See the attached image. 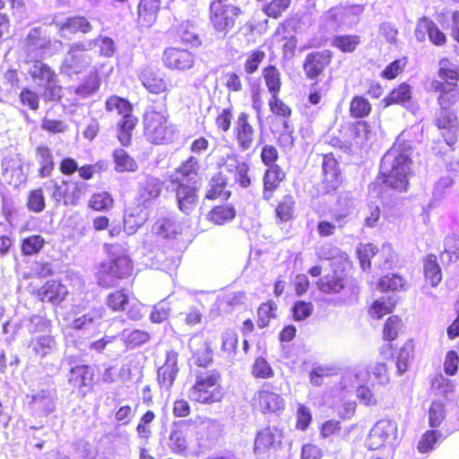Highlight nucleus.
<instances>
[{"label": "nucleus", "mask_w": 459, "mask_h": 459, "mask_svg": "<svg viewBox=\"0 0 459 459\" xmlns=\"http://www.w3.org/2000/svg\"><path fill=\"white\" fill-rule=\"evenodd\" d=\"M201 171L200 160L195 155H189L182 160L168 176L167 180L181 182H195Z\"/></svg>", "instance_id": "29"}, {"label": "nucleus", "mask_w": 459, "mask_h": 459, "mask_svg": "<svg viewBox=\"0 0 459 459\" xmlns=\"http://www.w3.org/2000/svg\"><path fill=\"white\" fill-rule=\"evenodd\" d=\"M132 295L125 288L117 289L107 295L106 305L113 312L125 311L129 306Z\"/></svg>", "instance_id": "48"}, {"label": "nucleus", "mask_w": 459, "mask_h": 459, "mask_svg": "<svg viewBox=\"0 0 459 459\" xmlns=\"http://www.w3.org/2000/svg\"><path fill=\"white\" fill-rule=\"evenodd\" d=\"M412 98L411 86L403 82L394 87L382 100L384 108L394 105L404 106L409 103Z\"/></svg>", "instance_id": "37"}, {"label": "nucleus", "mask_w": 459, "mask_h": 459, "mask_svg": "<svg viewBox=\"0 0 459 459\" xmlns=\"http://www.w3.org/2000/svg\"><path fill=\"white\" fill-rule=\"evenodd\" d=\"M160 0H139L137 23L143 28H150L157 21L160 10Z\"/></svg>", "instance_id": "32"}, {"label": "nucleus", "mask_w": 459, "mask_h": 459, "mask_svg": "<svg viewBox=\"0 0 459 459\" xmlns=\"http://www.w3.org/2000/svg\"><path fill=\"white\" fill-rule=\"evenodd\" d=\"M349 144L362 146L369 139L371 126L368 121L356 120L349 127Z\"/></svg>", "instance_id": "43"}, {"label": "nucleus", "mask_w": 459, "mask_h": 459, "mask_svg": "<svg viewBox=\"0 0 459 459\" xmlns=\"http://www.w3.org/2000/svg\"><path fill=\"white\" fill-rule=\"evenodd\" d=\"M397 430V423L394 420L387 418L379 420L369 431L370 446L376 449L392 442L396 437Z\"/></svg>", "instance_id": "24"}, {"label": "nucleus", "mask_w": 459, "mask_h": 459, "mask_svg": "<svg viewBox=\"0 0 459 459\" xmlns=\"http://www.w3.org/2000/svg\"><path fill=\"white\" fill-rule=\"evenodd\" d=\"M286 174L280 166L267 168L263 175V199L270 201L273 198L274 192L285 179Z\"/></svg>", "instance_id": "30"}, {"label": "nucleus", "mask_w": 459, "mask_h": 459, "mask_svg": "<svg viewBox=\"0 0 459 459\" xmlns=\"http://www.w3.org/2000/svg\"><path fill=\"white\" fill-rule=\"evenodd\" d=\"M191 373L194 383L188 390V398L192 403L212 405L222 402L225 391L219 369H194Z\"/></svg>", "instance_id": "2"}, {"label": "nucleus", "mask_w": 459, "mask_h": 459, "mask_svg": "<svg viewBox=\"0 0 459 459\" xmlns=\"http://www.w3.org/2000/svg\"><path fill=\"white\" fill-rule=\"evenodd\" d=\"M412 159L403 151L389 150L382 158L379 171L368 191L379 199L407 193L413 175Z\"/></svg>", "instance_id": "1"}, {"label": "nucleus", "mask_w": 459, "mask_h": 459, "mask_svg": "<svg viewBox=\"0 0 459 459\" xmlns=\"http://www.w3.org/2000/svg\"><path fill=\"white\" fill-rule=\"evenodd\" d=\"M394 356L396 373L399 376L403 375L409 368V362L413 358L415 352V344L412 339H409L396 351Z\"/></svg>", "instance_id": "44"}, {"label": "nucleus", "mask_w": 459, "mask_h": 459, "mask_svg": "<svg viewBox=\"0 0 459 459\" xmlns=\"http://www.w3.org/2000/svg\"><path fill=\"white\" fill-rule=\"evenodd\" d=\"M372 104L366 97L355 95L351 98L349 104V114L351 117L362 120L368 117L372 113Z\"/></svg>", "instance_id": "49"}, {"label": "nucleus", "mask_w": 459, "mask_h": 459, "mask_svg": "<svg viewBox=\"0 0 459 459\" xmlns=\"http://www.w3.org/2000/svg\"><path fill=\"white\" fill-rule=\"evenodd\" d=\"M230 186L228 178L222 171L216 173L211 179L210 187L205 193L207 200L225 199L228 200L231 196V191L227 189Z\"/></svg>", "instance_id": "38"}, {"label": "nucleus", "mask_w": 459, "mask_h": 459, "mask_svg": "<svg viewBox=\"0 0 459 459\" xmlns=\"http://www.w3.org/2000/svg\"><path fill=\"white\" fill-rule=\"evenodd\" d=\"M348 212H340L333 214V221L321 220L317 222L316 230L320 238H329L333 236L337 229H342L347 223Z\"/></svg>", "instance_id": "41"}, {"label": "nucleus", "mask_w": 459, "mask_h": 459, "mask_svg": "<svg viewBox=\"0 0 459 459\" xmlns=\"http://www.w3.org/2000/svg\"><path fill=\"white\" fill-rule=\"evenodd\" d=\"M437 102L439 111L435 117L434 126L438 129L446 147L443 146L440 140H437L432 144V151L436 155L445 156L455 150L459 140V117L455 108L459 102L441 100H437Z\"/></svg>", "instance_id": "3"}, {"label": "nucleus", "mask_w": 459, "mask_h": 459, "mask_svg": "<svg viewBox=\"0 0 459 459\" xmlns=\"http://www.w3.org/2000/svg\"><path fill=\"white\" fill-rule=\"evenodd\" d=\"M221 168L225 169L230 187L247 188L252 184L250 165L237 153H230L222 159Z\"/></svg>", "instance_id": "11"}, {"label": "nucleus", "mask_w": 459, "mask_h": 459, "mask_svg": "<svg viewBox=\"0 0 459 459\" xmlns=\"http://www.w3.org/2000/svg\"><path fill=\"white\" fill-rule=\"evenodd\" d=\"M395 302L392 299H379L372 302L368 307V314L372 318L380 319L383 316L391 314L395 308Z\"/></svg>", "instance_id": "60"}, {"label": "nucleus", "mask_w": 459, "mask_h": 459, "mask_svg": "<svg viewBox=\"0 0 459 459\" xmlns=\"http://www.w3.org/2000/svg\"><path fill=\"white\" fill-rule=\"evenodd\" d=\"M447 57L439 60L437 79L430 82V91L437 93V100L459 102V68L448 65Z\"/></svg>", "instance_id": "7"}, {"label": "nucleus", "mask_w": 459, "mask_h": 459, "mask_svg": "<svg viewBox=\"0 0 459 459\" xmlns=\"http://www.w3.org/2000/svg\"><path fill=\"white\" fill-rule=\"evenodd\" d=\"M139 79L149 93L162 94L163 101H167L169 87L162 73L157 69L145 68L140 73Z\"/></svg>", "instance_id": "27"}, {"label": "nucleus", "mask_w": 459, "mask_h": 459, "mask_svg": "<svg viewBox=\"0 0 459 459\" xmlns=\"http://www.w3.org/2000/svg\"><path fill=\"white\" fill-rule=\"evenodd\" d=\"M169 189L174 194L179 211L183 213L189 215L197 207L198 187L195 182H181L168 180Z\"/></svg>", "instance_id": "15"}, {"label": "nucleus", "mask_w": 459, "mask_h": 459, "mask_svg": "<svg viewBox=\"0 0 459 459\" xmlns=\"http://www.w3.org/2000/svg\"><path fill=\"white\" fill-rule=\"evenodd\" d=\"M333 53L330 49L312 51L306 55L302 64L305 76L308 80H316L323 75L332 64Z\"/></svg>", "instance_id": "18"}, {"label": "nucleus", "mask_w": 459, "mask_h": 459, "mask_svg": "<svg viewBox=\"0 0 459 459\" xmlns=\"http://www.w3.org/2000/svg\"><path fill=\"white\" fill-rule=\"evenodd\" d=\"M37 299L53 306H58L68 296L67 287L60 280H48L34 291Z\"/></svg>", "instance_id": "25"}, {"label": "nucleus", "mask_w": 459, "mask_h": 459, "mask_svg": "<svg viewBox=\"0 0 459 459\" xmlns=\"http://www.w3.org/2000/svg\"><path fill=\"white\" fill-rule=\"evenodd\" d=\"M143 134L151 144L169 145L175 142L178 130L166 111L152 109L143 115Z\"/></svg>", "instance_id": "5"}, {"label": "nucleus", "mask_w": 459, "mask_h": 459, "mask_svg": "<svg viewBox=\"0 0 459 459\" xmlns=\"http://www.w3.org/2000/svg\"><path fill=\"white\" fill-rule=\"evenodd\" d=\"M238 334L231 328H227L221 335V351L229 359H233L238 353Z\"/></svg>", "instance_id": "51"}, {"label": "nucleus", "mask_w": 459, "mask_h": 459, "mask_svg": "<svg viewBox=\"0 0 459 459\" xmlns=\"http://www.w3.org/2000/svg\"><path fill=\"white\" fill-rule=\"evenodd\" d=\"M105 109L109 113L116 111L121 117L134 114L132 103L127 99L117 95H111L106 100Z\"/></svg>", "instance_id": "52"}, {"label": "nucleus", "mask_w": 459, "mask_h": 459, "mask_svg": "<svg viewBox=\"0 0 459 459\" xmlns=\"http://www.w3.org/2000/svg\"><path fill=\"white\" fill-rule=\"evenodd\" d=\"M45 239L40 235H31L21 241V250L23 255H33L40 252L45 246Z\"/></svg>", "instance_id": "64"}, {"label": "nucleus", "mask_w": 459, "mask_h": 459, "mask_svg": "<svg viewBox=\"0 0 459 459\" xmlns=\"http://www.w3.org/2000/svg\"><path fill=\"white\" fill-rule=\"evenodd\" d=\"M244 10L230 0H211L208 8L209 25L215 35L225 39L237 27Z\"/></svg>", "instance_id": "4"}, {"label": "nucleus", "mask_w": 459, "mask_h": 459, "mask_svg": "<svg viewBox=\"0 0 459 459\" xmlns=\"http://www.w3.org/2000/svg\"><path fill=\"white\" fill-rule=\"evenodd\" d=\"M271 383H264L251 401L254 411L262 414H272L283 411L285 402Z\"/></svg>", "instance_id": "12"}, {"label": "nucleus", "mask_w": 459, "mask_h": 459, "mask_svg": "<svg viewBox=\"0 0 459 459\" xmlns=\"http://www.w3.org/2000/svg\"><path fill=\"white\" fill-rule=\"evenodd\" d=\"M423 274L431 287H437L443 279L442 270L435 254H428L422 258Z\"/></svg>", "instance_id": "39"}, {"label": "nucleus", "mask_w": 459, "mask_h": 459, "mask_svg": "<svg viewBox=\"0 0 459 459\" xmlns=\"http://www.w3.org/2000/svg\"><path fill=\"white\" fill-rule=\"evenodd\" d=\"M276 310L277 304L273 299L261 303L256 310L257 326L260 329L267 327L271 320L276 317Z\"/></svg>", "instance_id": "58"}, {"label": "nucleus", "mask_w": 459, "mask_h": 459, "mask_svg": "<svg viewBox=\"0 0 459 459\" xmlns=\"http://www.w3.org/2000/svg\"><path fill=\"white\" fill-rule=\"evenodd\" d=\"M161 61L168 70L186 71L195 66V56L186 48L168 47L162 52Z\"/></svg>", "instance_id": "17"}, {"label": "nucleus", "mask_w": 459, "mask_h": 459, "mask_svg": "<svg viewBox=\"0 0 459 459\" xmlns=\"http://www.w3.org/2000/svg\"><path fill=\"white\" fill-rule=\"evenodd\" d=\"M414 36L418 42L423 43L427 40L435 47H444L448 39L446 34L438 27V25L430 18L422 16L418 19Z\"/></svg>", "instance_id": "19"}, {"label": "nucleus", "mask_w": 459, "mask_h": 459, "mask_svg": "<svg viewBox=\"0 0 459 459\" xmlns=\"http://www.w3.org/2000/svg\"><path fill=\"white\" fill-rule=\"evenodd\" d=\"M91 62L92 58L85 44L77 42L69 47L63 67L67 73L77 74L87 69Z\"/></svg>", "instance_id": "23"}, {"label": "nucleus", "mask_w": 459, "mask_h": 459, "mask_svg": "<svg viewBox=\"0 0 459 459\" xmlns=\"http://www.w3.org/2000/svg\"><path fill=\"white\" fill-rule=\"evenodd\" d=\"M331 272L320 277L316 282L320 293L334 296L344 291L351 282V269L352 264L350 261H336L330 264Z\"/></svg>", "instance_id": "8"}, {"label": "nucleus", "mask_w": 459, "mask_h": 459, "mask_svg": "<svg viewBox=\"0 0 459 459\" xmlns=\"http://www.w3.org/2000/svg\"><path fill=\"white\" fill-rule=\"evenodd\" d=\"M175 38L185 45L200 47L202 40L196 33L195 27L188 22H183L175 28Z\"/></svg>", "instance_id": "47"}, {"label": "nucleus", "mask_w": 459, "mask_h": 459, "mask_svg": "<svg viewBox=\"0 0 459 459\" xmlns=\"http://www.w3.org/2000/svg\"><path fill=\"white\" fill-rule=\"evenodd\" d=\"M113 159L117 172H134L138 169L135 160L122 148L116 149L113 152Z\"/></svg>", "instance_id": "54"}, {"label": "nucleus", "mask_w": 459, "mask_h": 459, "mask_svg": "<svg viewBox=\"0 0 459 459\" xmlns=\"http://www.w3.org/2000/svg\"><path fill=\"white\" fill-rule=\"evenodd\" d=\"M378 247L373 243H359L356 248V257L363 271L371 268V259L377 254Z\"/></svg>", "instance_id": "55"}, {"label": "nucleus", "mask_w": 459, "mask_h": 459, "mask_svg": "<svg viewBox=\"0 0 459 459\" xmlns=\"http://www.w3.org/2000/svg\"><path fill=\"white\" fill-rule=\"evenodd\" d=\"M192 422L179 420L172 423L168 436L167 446L169 451L178 455H186L191 447V438L188 437V426Z\"/></svg>", "instance_id": "20"}, {"label": "nucleus", "mask_w": 459, "mask_h": 459, "mask_svg": "<svg viewBox=\"0 0 459 459\" xmlns=\"http://www.w3.org/2000/svg\"><path fill=\"white\" fill-rule=\"evenodd\" d=\"M35 158L39 163L38 176L40 178H48L55 169L54 155L46 144H39L35 148Z\"/></svg>", "instance_id": "35"}, {"label": "nucleus", "mask_w": 459, "mask_h": 459, "mask_svg": "<svg viewBox=\"0 0 459 459\" xmlns=\"http://www.w3.org/2000/svg\"><path fill=\"white\" fill-rule=\"evenodd\" d=\"M26 207L30 212L35 213H39L45 210L46 198L41 187H36L28 192Z\"/></svg>", "instance_id": "61"}, {"label": "nucleus", "mask_w": 459, "mask_h": 459, "mask_svg": "<svg viewBox=\"0 0 459 459\" xmlns=\"http://www.w3.org/2000/svg\"><path fill=\"white\" fill-rule=\"evenodd\" d=\"M162 183L159 178L148 176L139 183L135 202L148 209L152 207L160 197Z\"/></svg>", "instance_id": "26"}, {"label": "nucleus", "mask_w": 459, "mask_h": 459, "mask_svg": "<svg viewBox=\"0 0 459 459\" xmlns=\"http://www.w3.org/2000/svg\"><path fill=\"white\" fill-rule=\"evenodd\" d=\"M93 27L91 22L83 15H74L65 19L57 25V30L60 36L65 37L67 34H88Z\"/></svg>", "instance_id": "33"}, {"label": "nucleus", "mask_w": 459, "mask_h": 459, "mask_svg": "<svg viewBox=\"0 0 459 459\" xmlns=\"http://www.w3.org/2000/svg\"><path fill=\"white\" fill-rule=\"evenodd\" d=\"M378 286L382 291H398L407 289L408 282L399 273H387L380 278Z\"/></svg>", "instance_id": "59"}, {"label": "nucleus", "mask_w": 459, "mask_h": 459, "mask_svg": "<svg viewBox=\"0 0 459 459\" xmlns=\"http://www.w3.org/2000/svg\"><path fill=\"white\" fill-rule=\"evenodd\" d=\"M147 209V207H143L138 203L126 208L123 218L125 230L129 233H134L141 228L148 221Z\"/></svg>", "instance_id": "31"}, {"label": "nucleus", "mask_w": 459, "mask_h": 459, "mask_svg": "<svg viewBox=\"0 0 459 459\" xmlns=\"http://www.w3.org/2000/svg\"><path fill=\"white\" fill-rule=\"evenodd\" d=\"M291 0H271L263 8V13L269 18L279 19L290 7Z\"/></svg>", "instance_id": "62"}, {"label": "nucleus", "mask_w": 459, "mask_h": 459, "mask_svg": "<svg viewBox=\"0 0 459 459\" xmlns=\"http://www.w3.org/2000/svg\"><path fill=\"white\" fill-rule=\"evenodd\" d=\"M67 380L74 388L82 389L92 385L94 371L89 365H77L70 368Z\"/></svg>", "instance_id": "36"}, {"label": "nucleus", "mask_w": 459, "mask_h": 459, "mask_svg": "<svg viewBox=\"0 0 459 459\" xmlns=\"http://www.w3.org/2000/svg\"><path fill=\"white\" fill-rule=\"evenodd\" d=\"M295 211L294 196L290 194L283 195L274 208L276 222L282 224L292 221L295 218Z\"/></svg>", "instance_id": "40"}, {"label": "nucleus", "mask_w": 459, "mask_h": 459, "mask_svg": "<svg viewBox=\"0 0 459 459\" xmlns=\"http://www.w3.org/2000/svg\"><path fill=\"white\" fill-rule=\"evenodd\" d=\"M361 43V39L356 34H341L333 38L331 45L342 53H353Z\"/></svg>", "instance_id": "50"}, {"label": "nucleus", "mask_w": 459, "mask_h": 459, "mask_svg": "<svg viewBox=\"0 0 459 459\" xmlns=\"http://www.w3.org/2000/svg\"><path fill=\"white\" fill-rule=\"evenodd\" d=\"M262 78L270 95L280 93L282 87L281 74L275 65H268L262 70Z\"/></svg>", "instance_id": "46"}, {"label": "nucleus", "mask_w": 459, "mask_h": 459, "mask_svg": "<svg viewBox=\"0 0 459 459\" xmlns=\"http://www.w3.org/2000/svg\"><path fill=\"white\" fill-rule=\"evenodd\" d=\"M403 322L400 316L393 315L387 317L383 325L382 338L386 343L379 348V355L383 359H389L394 356L396 351L393 343L398 337L403 328Z\"/></svg>", "instance_id": "21"}, {"label": "nucleus", "mask_w": 459, "mask_h": 459, "mask_svg": "<svg viewBox=\"0 0 459 459\" xmlns=\"http://www.w3.org/2000/svg\"><path fill=\"white\" fill-rule=\"evenodd\" d=\"M30 78L43 86V96L47 100H60L63 87L58 83L56 71L41 60L34 61L29 70Z\"/></svg>", "instance_id": "9"}, {"label": "nucleus", "mask_w": 459, "mask_h": 459, "mask_svg": "<svg viewBox=\"0 0 459 459\" xmlns=\"http://www.w3.org/2000/svg\"><path fill=\"white\" fill-rule=\"evenodd\" d=\"M133 273L132 259L126 254H121L101 261L96 268L95 278L99 286L108 289L132 277Z\"/></svg>", "instance_id": "6"}, {"label": "nucleus", "mask_w": 459, "mask_h": 459, "mask_svg": "<svg viewBox=\"0 0 459 459\" xmlns=\"http://www.w3.org/2000/svg\"><path fill=\"white\" fill-rule=\"evenodd\" d=\"M178 356V352L174 350L167 351L165 361L157 372V381L160 387L169 389L174 385L179 371Z\"/></svg>", "instance_id": "28"}, {"label": "nucleus", "mask_w": 459, "mask_h": 459, "mask_svg": "<svg viewBox=\"0 0 459 459\" xmlns=\"http://www.w3.org/2000/svg\"><path fill=\"white\" fill-rule=\"evenodd\" d=\"M115 200L108 191L93 193L88 200V208L95 212H107L114 207Z\"/></svg>", "instance_id": "53"}, {"label": "nucleus", "mask_w": 459, "mask_h": 459, "mask_svg": "<svg viewBox=\"0 0 459 459\" xmlns=\"http://www.w3.org/2000/svg\"><path fill=\"white\" fill-rule=\"evenodd\" d=\"M298 21L287 18L277 25L272 35L273 41L280 47L284 56L290 57L295 54L298 47Z\"/></svg>", "instance_id": "14"}, {"label": "nucleus", "mask_w": 459, "mask_h": 459, "mask_svg": "<svg viewBox=\"0 0 459 459\" xmlns=\"http://www.w3.org/2000/svg\"><path fill=\"white\" fill-rule=\"evenodd\" d=\"M191 359L195 369H210L213 362V351L211 342L202 332L194 333L188 341Z\"/></svg>", "instance_id": "16"}, {"label": "nucleus", "mask_w": 459, "mask_h": 459, "mask_svg": "<svg viewBox=\"0 0 459 459\" xmlns=\"http://www.w3.org/2000/svg\"><path fill=\"white\" fill-rule=\"evenodd\" d=\"M268 107L275 117L284 120V126L288 127L287 120L292 115V108L280 98V93L271 95L268 100Z\"/></svg>", "instance_id": "56"}, {"label": "nucleus", "mask_w": 459, "mask_h": 459, "mask_svg": "<svg viewBox=\"0 0 459 459\" xmlns=\"http://www.w3.org/2000/svg\"><path fill=\"white\" fill-rule=\"evenodd\" d=\"M139 119L134 114L121 117L117 123V137L119 143L128 147L132 143L133 133L138 125Z\"/></svg>", "instance_id": "42"}, {"label": "nucleus", "mask_w": 459, "mask_h": 459, "mask_svg": "<svg viewBox=\"0 0 459 459\" xmlns=\"http://www.w3.org/2000/svg\"><path fill=\"white\" fill-rule=\"evenodd\" d=\"M275 432L276 429H272L271 427H266L260 430L255 439V451L261 453L274 446L279 442Z\"/></svg>", "instance_id": "57"}, {"label": "nucleus", "mask_w": 459, "mask_h": 459, "mask_svg": "<svg viewBox=\"0 0 459 459\" xmlns=\"http://www.w3.org/2000/svg\"><path fill=\"white\" fill-rule=\"evenodd\" d=\"M322 187L326 194L335 192L342 184V171L333 152L322 154Z\"/></svg>", "instance_id": "22"}, {"label": "nucleus", "mask_w": 459, "mask_h": 459, "mask_svg": "<svg viewBox=\"0 0 459 459\" xmlns=\"http://www.w3.org/2000/svg\"><path fill=\"white\" fill-rule=\"evenodd\" d=\"M251 375L256 379H268L274 376V370L264 357H256L251 366Z\"/></svg>", "instance_id": "63"}, {"label": "nucleus", "mask_w": 459, "mask_h": 459, "mask_svg": "<svg viewBox=\"0 0 459 459\" xmlns=\"http://www.w3.org/2000/svg\"><path fill=\"white\" fill-rule=\"evenodd\" d=\"M351 428L343 429L340 420L331 419L324 421L319 426V435L323 439L333 441L335 438H344L351 430Z\"/></svg>", "instance_id": "45"}, {"label": "nucleus", "mask_w": 459, "mask_h": 459, "mask_svg": "<svg viewBox=\"0 0 459 459\" xmlns=\"http://www.w3.org/2000/svg\"><path fill=\"white\" fill-rule=\"evenodd\" d=\"M237 215V211L232 204L224 203L214 205L206 214V220L217 226H223L231 222Z\"/></svg>", "instance_id": "34"}, {"label": "nucleus", "mask_w": 459, "mask_h": 459, "mask_svg": "<svg viewBox=\"0 0 459 459\" xmlns=\"http://www.w3.org/2000/svg\"><path fill=\"white\" fill-rule=\"evenodd\" d=\"M232 139L240 152L255 151L257 143V130L251 115L240 111L232 130Z\"/></svg>", "instance_id": "10"}, {"label": "nucleus", "mask_w": 459, "mask_h": 459, "mask_svg": "<svg viewBox=\"0 0 459 459\" xmlns=\"http://www.w3.org/2000/svg\"><path fill=\"white\" fill-rule=\"evenodd\" d=\"M50 197L56 206H76L82 197V186L78 181L61 179L51 181Z\"/></svg>", "instance_id": "13"}]
</instances>
